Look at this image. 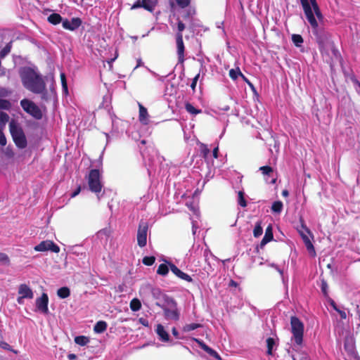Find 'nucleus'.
Wrapping results in <instances>:
<instances>
[{"mask_svg": "<svg viewBox=\"0 0 360 360\" xmlns=\"http://www.w3.org/2000/svg\"><path fill=\"white\" fill-rule=\"evenodd\" d=\"M81 191V186H79L77 189L71 194V198L76 197Z\"/></svg>", "mask_w": 360, "mask_h": 360, "instance_id": "56", "label": "nucleus"}, {"mask_svg": "<svg viewBox=\"0 0 360 360\" xmlns=\"http://www.w3.org/2000/svg\"><path fill=\"white\" fill-rule=\"evenodd\" d=\"M238 203L242 207H245L247 206V201L245 199V193L243 191H240L238 192Z\"/></svg>", "mask_w": 360, "mask_h": 360, "instance_id": "30", "label": "nucleus"}, {"mask_svg": "<svg viewBox=\"0 0 360 360\" xmlns=\"http://www.w3.org/2000/svg\"><path fill=\"white\" fill-rule=\"evenodd\" d=\"M302 238V240L304 243V245L306 246V248L309 251V252L310 254H311L312 256H315L316 252H315L314 247L312 243L311 242L310 239L309 238L308 236L303 235Z\"/></svg>", "mask_w": 360, "mask_h": 360, "instance_id": "20", "label": "nucleus"}, {"mask_svg": "<svg viewBox=\"0 0 360 360\" xmlns=\"http://www.w3.org/2000/svg\"><path fill=\"white\" fill-rule=\"evenodd\" d=\"M157 5V0H137L132 6L131 9L143 8L145 10L153 12Z\"/></svg>", "mask_w": 360, "mask_h": 360, "instance_id": "10", "label": "nucleus"}, {"mask_svg": "<svg viewBox=\"0 0 360 360\" xmlns=\"http://www.w3.org/2000/svg\"><path fill=\"white\" fill-rule=\"evenodd\" d=\"M9 129L15 146L20 149L25 148L27 141L22 128L13 120L9 123Z\"/></svg>", "mask_w": 360, "mask_h": 360, "instance_id": "2", "label": "nucleus"}, {"mask_svg": "<svg viewBox=\"0 0 360 360\" xmlns=\"http://www.w3.org/2000/svg\"><path fill=\"white\" fill-rule=\"evenodd\" d=\"M155 332L159 337V340L163 342H169V335L165 330V327L162 324H158Z\"/></svg>", "mask_w": 360, "mask_h": 360, "instance_id": "15", "label": "nucleus"}, {"mask_svg": "<svg viewBox=\"0 0 360 360\" xmlns=\"http://www.w3.org/2000/svg\"><path fill=\"white\" fill-rule=\"evenodd\" d=\"M176 1L181 8H184L189 5L191 0H176Z\"/></svg>", "mask_w": 360, "mask_h": 360, "instance_id": "49", "label": "nucleus"}, {"mask_svg": "<svg viewBox=\"0 0 360 360\" xmlns=\"http://www.w3.org/2000/svg\"><path fill=\"white\" fill-rule=\"evenodd\" d=\"M101 174L98 169H92L89 171L86 180L89 190L96 194L101 192L103 184L101 183Z\"/></svg>", "mask_w": 360, "mask_h": 360, "instance_id": "3", "label": "nucleus"}, {"mask_svg": "<svg viewBox=\"0 0 360 360\" xmlns=\"http://www.w3.org/2000/svg\"><path fill=\"white\" fill-rule=\"evenodd\" d=\"M352 81L354 84H356L358 86L360 85V82L357 79L353 78L352 79Z\"/></svg>", "mask_w": 360, "mask_h": 360, "instance_id": "63", "label": "nucleus"}, {"mask_svg": "<svg viewBox=\"0 0 360 360\" xmlns=\"http://www.w3.org/2000/svg\"><path fill=\"white\" fill-rule=\"evenodd\" d=\"M34 250L37 252H44L47 250H51L54 253H58L60 252L59 246L51 240L41 241L34 248Z\"/></svg>", "mask_w": 360, "mask_h": 360, "instance_id": "9", "label": "nucleus"}, {"mask_svg": "<svg viewBox=\"0 0 360 360\" xmlns=\"http://www.w3.org/2000/svg\"><path fill=\"white\" fill-rule=\"evenodd\" d=\"M82 25V20L79 18H73L71 20L65 18L63 20L62 25L65 30L73 31L77 29Z\"/></svg>", "mask_w": 360, "mask_h": 360, "instance_id": "13", "label": "nucleus"}, {"mask_svg": "<svg viewBox=\"0 0 360 360\" xmlns=\"http://www.w3.org/2000/svg\"><path fill=\"white\" fill-rule=\"evenodd\" d=\"M186 25L185 24L180 20H179L177 23V32L176 34V37H178L179 34L181 37H183L182 32L185 30Z\"/></svg>", "mask_w": 360, "mask_h": 360, "instance_id": "37", "label": "nucleus"}, {"mask_svg": "<svg viewBox=\"0 0 360 360\" xmlns=\"http://www.w3.org/2000/svg\"><path fill=\"white\" fill-rule=\"evenodd\" d=\"M20 105L22 109L36 120L42 118L41 109L33 101L24 98L20 101Z\"/></svg>", "mask_w": 360, "mask_h": 360, "instance_id": "6", "label": "nucleus"}, {"mask_svg": "<svg viewBox=\"0 0 360 360\" xmlns=\"http://www.w3.org/2000/svg\"><path fill=\"white\" fill-rule=\"evenodd\" d=\"M18 294L22 297L32 299L33 297V292L31 288L26 284H21L18 288Z\"/></svg>", "mask_w": 360, "mask_h": 360, "instance_id": "16", "label": "nucleus"}, {"mask_svg": "<svg viewBox=\"0 0 360 360\" xmlns=\"http://www.w3.org/2000/svg\"><path fill=\"white\" fill-rule=\"evenodd\" d=\"M229 77L233 79V80H236L238 76L240 77L242 72L240 70V68H237L236 69H231L229 70Z\"/></svg>", "mask_w": 360, "mask_h": 360, "instance_id": "34", "label": "nucleus"}, {"mask_svg": "<svg viewBox=\"0 0 360 360\" xmlns=\"http://www.w3.org/2000/svg\"><path fill=\"white\" fill-rule=\"evenodd\" d=\"M155 257L154 256H146L142 259V262L146 266H151L155 263Z\"/></svg>", "mask_w": 360, "mask_h": 360, "instance_id": "36", "label": "nucleus"}, {"mask_svg": "<svg viewBox=\"0 0 360 360\" xmlns=\"http://www.w3.org/2000/svg\"><path fill=\"white\" fill-rule=\"evenodd\" d=\"M0 262L4 264H9L10 259L7 255L5 253L0 252Z\"/></svg>", "mask_w": 360, "mask_h": 360, "instance_id": "47", "label": "nucleus"}, {"mask_svg": "<svg viewBox=\"0 0 360 360\" xmlns=\"http://www.w3.org/2000/svg\"><path fill=\"white\" fill-rule=\"evenodd\" d=\"M229 286L236 288L238 286V283L233 280H231L229 282Z\"/></svg>", "mask_w": 360, "mask_h": 360, "instance_id": "62", "label": "nucleus"}, {"mask_svg": "<svg viewBox=\"0 0 360 360\" xmlns=\"http://www.w3.org/2000/svg\"><path fill=\"white\" fill-rule=\"evenodd\" d=\"M298 231L301 237H302L303 235H307L310 233L309 229L306 226L302 219H301V229H298Z\"/></svg>", "mask_w": 360, "mask_h": 360, "instance_id": "39", "label": "nucleus"}, {"mask_svg": "<svg viewBox=\"0 0 360 360\" xmlns=\"http://www.w3.org/2000/svg\"><path fill=\"white\" fill-rule=\"evenodd\" d=\"M200 327H201V325L200 323H192L186 324V326H184L183 328V330L185 332H190V331L194 330Z\"/></svg>", "mask_w": 360, "mask_h": 360, "instance_id": "35", "label": "nucleus"}, {"mask_svg": "<svg viewBox=\"0 0 360 360\" xmlns=\"http://www.w3.org/2000/svg\"><path fill=\"white\" fill-rule=\"evenodd\" d=\"M337 312L340 314L342 319H347V314L345 311L340 310V309L337 311Z\"/></svg>", "mask_w": 360, "mask_h": 360, "instance_id": "55", "label": "nucleus"}, {"mask_svg": "<svg viewBox=\"0 0 360 360\" xmlns=\"http://www.w3.org/2000/svg\"><path fill=\"white\" fill-rule=\"evenodd\" d=\"M169 266L166 264H160L157 270V274L164 276H166L169 272Z\"/></svg>", "mask_w": 360, "mask_h": 360, "instance_id": "29", "label": "nucleus"}, {"mask_svg": "<svg viewBox=\"0 0 360 360\" xmlns=\"http://www.w3.org/2000/svg\"><path fill=\"white\" fill-rule=\"evenodd\" d=\"M141 307V303L139 300L134 298L130 302V308L133 311H139Z\"/></svg>", "mask_w": 360, "mask_h": 360, "instance_id": "31", "label": "nucleus"}, {"mask_svg": "<svg viewBox=\"0 0 360 360\" xmlns=\"http://www.w3.org/2000/svg\"><path fill=\"white\" fill-rule=\"evenodd\" d=\"M259 170L264 175H270L271 173H273V168L267 165L260 167Z\"/></svg>", "mask_w": 360, "mask_h": 360, "instance_id": "42", "label": "nucleus"}, {"mask_svg": "<svg viewBox=\"0 0 360 360\" xmlns=\"http://www.w3.org/2000/svg\"><path fill=\"white\" fill-rule=\"evenodd\" d=\"M291 333L292 338L297 345H302L304 335V323L297 317L290 318Z\"/></svg>", "mask_w": 360, "mask_h": 360, "instance_id": "4", "label": "nucleus"}, {"mask_svg": "<svg viewBox=\"0 0 360 360\" xmlns=\"http://www.w3.org/2000/svg\"><path fill=\"white\" fill-rule=\"evenodd\" d=\"M352 81L354 84H356L358 86L360 85V82L357 79L353 78L352 79Z\"/></svg>", "mask_w": 360, "mask_h": 360, "instance_id": "64", "label": "nucleus"}, {"mask_svg": "<svg viewBox=\"0 0 360 360\" xmlns=\"http://www.w3.org/2000/svg\"><path fill=\"white\" fill-rule=\"evenodd\" d=\"M194 340L198 344L201 349H202L205 352L209 347L202 340L195 338Z\"/></svg>", "mask_w": 360, "mask_h": 360, "instance_id": "51", "label": "nucleus"}, {"mask_svg": "<svg viewBox=\"0 0 360 360\" xmlns=\"http://www.w3.org/2000/svg\"><path fill=\"white\" fill-rule=\"evenodd\" d=\"M148 224L146 221L141 220L139 224L137 230V244L140 248H143L147 244V233Z\"/></svg>", "mask_w": 360, "mask_h": 360, "instance_id": "8", "label": "nucleus"}, {"mask_svg": "<svg viewBox=\"0 0 360 360\" xmlns=\"http://www.w3.org/2000/svg\"><path fill=\"white\" fill-rule=\"evenodd\" d=\"M199 77H200V73H198V74L195 76V77L193 79L192 83H191V89H192V90H193V91H195V86H196L197 82H198V80Z\"/></svg>", "mask_w": 360, "mask_h": 360, "instance_id": "52", "label": "nucleus"}, {"mask_svg": "<svg viewBox=\"0 0 360 360\" xmlns=\"http://www.w3.org/2000/svg\"><path fill=\"white\" fill-rule=\"evenodd\" d=\"M89 342L87 337L84 335L77 336L75 338V342L80 346H84Z\"/></svg>", "mask_w": 360, "mask_h": 360, "instance_id": "28", "label": "nucleus"}, {"mask_svg": "<svg viewBox=\"0 0 360 360\" xmlns=\"http://www.w3.org/2000/svg\"><path fill=\"white\" fill-rule=\"evenodd\" d=\"M9 120V116L7 113L1 112L0 113V122L5 124Z\"/></svg>", "mask_w": 360, "mask_h": 360, "instance_id": "46", "label": "nucleus"}, {"mask_svg": "<svg viewBox=\"0 0 360 360\" xmlns=\"http://www.w3.org/2000/svg\"><path fill=\"white\" fill-rule=\"evenodd\" d=\"M6 138L4 133L0 130V145L2 146H6Z\"/></svg>", "mask_w": 360, "mask_h": 360, "instance_id": "53", "label": "nucleus"}, {"mask_svg": "<svg viewBox=\"0 0 360 360\" xmlns=\"http://www.w3.org/2000/svg\"><path fill=\"white\" fill-rule=\"evenodd\" d=\"M300 0L305 16L312 29L316 30L319 27L318 22L314 15L312 8L319 6L316 0Z\"/></svg>", "mask_w": 360, "mask_h": 360, "instance_id": "5", "label": "nucleus"}, {"mask_svg": "<svg viewBox=\"0 0 360 360\" xmlns=\"http://www.w3.org/2000/svg\"><path fill=\"white\" fill-rule=\"evenodd\" d=\"M240 77L246 83L248 84L249 86L252 87L253 86L252 84L245 77V76L243 73L241 74Z\"/></svg>", "mask_w": 360, "mask_h": 360, "instance_id": "61", "label": "nucleus"}, {"mask_svg": "<svg viewBox=\"0 0 360 360\" xmlns=\"http://www.w3.org/2000/svg\"><path fill=\"white\" fill-rule=\"evenodd\" d=\"M207 354H209L212 357L214 358L217 360H221V356L219 354L213 349L211 347H208L207 350L205 351Z\"/></svg>", "mask_w": 360, "mask_h": 360, "instance_id": "41", "label": "nucleus"}, {"mask_svg": "<svg viewBox=\"0 0 360 360\" xmlns=\"http://www.w3.org/2000/svg\"><path fill=\"white\" fill-rule=\"evenodd\" d=\"M167 303L170 305V307L172 308V309H169L158 302H156V305L161 307L163 311L164 314L166 318L173 319V320H178L179 318V314L178 312V310L176 309V303L172 298L167 297L166 300Z\"/></svg>", "mask_w": 360, "mask_h": 360, "instance_id": "7", "label": "nucleus"}, {"mask_svg": "<svg viewBox=\"0 0 360 360\" xmlns=\"http://www.w3.org/2000/svg\"><path fill=\"white\" fill-rule=\"evenodd\" d=\"M319 50L322 55H323V54L328 55V53L326 50V46L329 47L331 49V51H333L334 55H336L337 50L335 49L333 42H328L326 44H324L323 42H319Z\"/></svg>", "mask_w": 360, "mask_h": 360, "instance_id": "18", "label": "nucleus"}, {"mask_svg": "<svg viewBox=\"0 0 360 360\" xmlns=\"http://www.w3.org/2000/svg\"><path fill=\"white\" fill-rule=\"evenodd\" d=\"M107 327H108V324L105 321H99L95 324L94 330L97 333H102L105 330H106Z\"/></svg>", "mask_w": 360, "mask_h": 360, "instance_id": "22", "label": "nucleus"}, {"mask_svg": "<svg viewBox=\"0 0 360 360\" xmlns=\"http://www.w3.org/2000/svg\"><path fill=\"white\" fill-rule=\"evenodd\" d=\"M63 20L61 15L56 13L51 14L47 18L48 22L53 25L63 23Z\"/></svg>", "mask_w": 360, "mask_h": 360, "instance_id": "21", "label": "nucleus"}, {"mask_svg": "<svg viewBox=\"0 0 360 360\" xmlns=\"http://www.w3.org/2000/svg\"><path fill=\"white\" fill-rule=\"evenodd\" d=\"M172 335H173L176 338H177V339H179V332H178V330H176V328H174H174L172 329Z\"/></svg>", "mask_w": 360, "mask_h": 360, "instance_id": "57", "label": "nucleus"}, {"mask_svg": "<svg viewBox=\"0 0 360 360\" xmlns=\"http://www.w3.org/2000/svg\"><path fill=\"white\" fill-rule=\"evenodd\" d=\"M20 79L23 86L30 91L41 94V99L48 101V92L46 83L39 73L31 68H25L20 73Z\"/></svg>", "mask_w": 360, "mask_h": 360, "instance_id": "1", "label": "nucleus"}, {"mask_svg": "<svg viewBox=\"0 0 360 360\" xmlns=\"http://www.w3.org/2000/svg\"><path fill=\"white\" fill-rule=\"evenodd\" d=\"M274 235H273V231L272 227L271 225L268 226L266 229L264 236L263 237L261 245H264L266 244L267 243L273 240Z\"/></svg>", "mask_w": 360, "mask_h": 360, "instance_id": "19", "label": "nucleus"}, {"mask_svg": "<svg viewBox=\"0 0 360 360\" xmlns=\"http://www.w3.org/2000/svg\"><path fill=\"white\" fill-rule=\"evenodd\" d=\"M194 340L198 344L201 349H202L205 352L209 347L202 340L195 338Z\"/></svg>", "mask_w": 360, "mask_h": 360, "instance_id": "50", "label": "nucleus"}, {"mask_svg": "<svg viewBox=\"0 0 360 360\" xmlns=\"http://www.w3.org/2000/svg\"><path fill=\"white\" fill-rule=\"evenodd\" d=\"M60 80H61V83H62L63 89L65 92H68V84H67L65 75V73L62 72V73H60Z\"/></svg>", "mask_w": 360, "mask_h": 360, "instance_id": "43", "label": "nucleus"}, {"mask_svg": "<svg viewBox=\"0 0 360 360\" xmlns=\"http://www.w3.org/2000/svg\"><path fill=\"white\" fill-rule=\"evenodd\" d=\"M11 108V103L9 101L0 98V109L9 110Z\"/></svg>", "mask_w": 360, "mask_h": 360, "instance_id": "40", "label": "nucleus"}, {"mask_svg": "<svg viewBox=\"0 0 360 360\" xmlns=\"http://www.w3.org/2000/svg\"><path fill=\"white\" fill-rule=\"evenodd\" d=\"M169 266L172 272L177 277L189 283L193 282L191 276L181 271L176 265L169 262Z\"/></svg>", "mask_w": 360, "mask_h": 360, "instance_id": "14", "label": "nucleus"}, {"mask_svg": "<svg viewBox=\"0 0 360 360\" xmlns=\"http://www.w3.org/2000/svg\"><path fill=\"white\" fill-rule=\"evenodd\" d=\"M199 146L201 155L203 158L207 159L210 153V150L208 148L207 146L203 143H200Z\"/></svg>", "mask_w": 360, "mask_h": 360, "instance_id": "25", "label": "nucleus"}, {"mask_svg": "<svg viewBox=\"0 0 360 360\" xmlns=\"http://www.w3.org/2000/svg\"><path fill=\"white\" fill-rule=\"evenodd\" d=\"M292 41L295 46L300 47L303 44V38L300 34H294L292 35Z\"/></svg>", "mask_w": 360, "mask_h": 360, "instance_id": "26", "label": "nucleus"}, {"mask_svg": "<svg viewBox=\"0 0 360 360\" xmlns=\"http://www.w3.org/2000/svg\"><path fill=\"white\" fill-rule=\"evenodd\" d=\"M58 296L61 299L67 298L70 295V290L68 287H62L57 291Z\"/></svg>", "mask_w": 360, "mask_h": 360, "instance_id": "23", "label": "nucleus"}, {"mask_svg": "<svg viewBox=\"0 0 360 360\" xmlns=\"http://www.w3.org/2000/svg\"><path fill=\"white\" fill-rule=\"evenodd\" d=\"M219 147L217 146L213 149L212 155L214 158H218Z\"/></svg>", "mask_w": 360, "mask_h": 360, "instance_id": "58", "label": "nucleus"}, {"mask_svg": "<svg viewBox=\"0 0 360 360\" xmlns=\"http://www.w3.org/2000/svg\"><path fill=\"white\" fill-rule=\"evenodd\" d=\"M275 345V340L273 338H268L266 339V346H267V354L271 355L273 347Z\"/></svg>", "mask_w": 360, "mask_h": 360, "instance_id": "33", "label": "nucleus"}, {"mask_svg": "<svg viewBox=\"0 0 360 360\" xmlns=\"http://www.w3.org/2000/svg\"><path fill=\"white\" fill-rule=\"evenodd\" d=\"M185 109L188 112L192 115H198L202 112L201 110L196 109L191 103L188 102L185 103Z\"/></svg>", "mask_w": 360, "mask_h": 360, "instance_id": "24", "label": "nucleus"}, {"mask_svg": "<svg viewBox=\"0 0 360 360\" xmlns=\"http://www.w3.org/2000/svg\"><path fill=\"white\" fill-rule=\"evenodd\" d=\"M139 120L140 122H141L143 124H147L148 123V113L147 109L140 103H139Z\"/></svg>", "mask_w": 360, "mask_h": 360, "instance_id": "17", "label": "nucleus"}, {"mask_svg": "<svg viewBox=\"0 0 360 360\" xmlns=\"http://www.w3.org/2000/svg\"><path fill=\"white\" fill-rule=\"evenodd\" d=\"M8 94V91L6 89L4 88L0 89V96H6Z\"/></svg>", "mask_w": 360, "mask_h": 360, "instance_id": "59", "label": "nucleus"}, {"mask_svg": "<svg viewBox=\"0 0 360 360\" xmlns=\"http://www.w3.org/2000/svg\"><path fill=\"white\" fill-rule=\"evenodd\" d=\"M139 322L144 326H148V321L143 318L139 319Z\"/></svg>", "mask_w": 360, "mask_h": 360, "instance_id": "60", "label": "nucleus"}, {"mask_svg": "<svg viewBox=\"0 0 360 360\" xmlns=\"http://www.w3.org/2000/svg\"><path fill=\"white\" fill-rule=\"evenodd\" d=\"M263 229L262 227V222L257 221L255 224V229L253 230V235L255 238H258L262 234Z\"/></svg>", "mask_w": 360, "mask_h": 360, "instance_id": "32", "label": "nucleus"}, {"mask_svg": "<svg viewBox=\"0 0 360 360\" xmlns=\"http://www.w3.org/2000/svg\"><path fill=\"white\" fill-rule=\"evenodd\" d=\"M328 286L327 282L324 280H322L321 285V289L323 294L326 297L328 296Z\"/></svg>", "mask_w": 360, "mask_h": 360, "instance_id": "44", "label": "nucleus"}, {"mask_svg": "<svg viewBox=\"0 0 360 360\" xmlns=\"http://www.w3.org/2000/svg\"><path fill=\"white\" fill-rule=\"evenodd\" d=\"M329 303H330V305L333 308V309H335L336 311L339 309V308L338 307L335 302L332 300L331 298L329 299Z\"/></svg>", "mask_w": 360, "mask_h": 360, "instance_id": "54", "label": "nucleus"}, {"mask_svg": "<svg viewBox=\"0 0 360 360\" xmlns=\"http://www.w3.org/2000/svg\"><path fill=\"white\" fill-rule=\"evenodd\" d=\"M176 44L178 62L179 63L183 64L185 60V46L183 37H181L179 34L178 35V37H176Z\"/></svg>", "mask_w": 360, "mask_h": 360, "instance_id": "12", "label": "nucleus"}, {"mask_svg": "<svg viewBox=\"0 0 360 360\" xmlns=\"http://www.w3.org/2000/svg\"><path fill=\"white\" fill-rule=\"evenodd\" d=\"M312 9H313V11L314 12V14L316 15V16L317 17L318 20H323V15H322V13L321 12L319 6H317L316 8L315 7V8H314Z\"/></svg>", "mask_w": 360, "mask_h": 360, "instance_id": "48", "label": "nucleus"}, {"mask_svg": "<svg viewBox=\"0 0 360 360\" xmlns=\"http://www.w3.org/2000/svg\"><path fill=\"white\" fill-rule=\"evenodd\" d=\"M283 202L280 200L275 201L273 202L271 206V210L275 213H281L283 210Z\"/></svg>", "mask_w": 360, "mask_h": 360, "instance_id": "27", "label": "nucleus"}, {"mask_svg": "<svg viewBox=\"0 0 360 360\" xmlns=\"http://www.w3.org/2000/svg\"><path fill=\"white\" fill-rule=\"evenodd\" d=\"M11 49V42L7 44L0 51V57L4 58L8 55Z\"/></svg>", "mask_w": 360, "mask_h": 360, "instance_id": "38", "label": "nucleus"}, {"mask_svg": "<svg viewBox=\"0 0 360 360\" xmlns=\"http://www.w3.org/2000/svg\"><path fill=\"white\" fill-rule=\"evenodd\" d=\"M0 347L8 351H11L16 353V351L13 350L11 345L4 341H0Z\"/></svg>", "mask_w": 360, "mask_h": 360, "instance_id": "45", "label": "nucleus"}, {"mask_svg": "<svg viewBox=\"0 0 360 360\" xmlns=\"http://www.w3.org/2000/svg\"><path fill=\"white\" fill-rule=\"evenodd\" d=\"M49 297L46 293H42L41 296L36 300V307L44 314H49Z\"/></svg>", "mask_w": 360, "mask_h": 360, "instance_id": "11", "label": "nucleus"}]
</instances>
